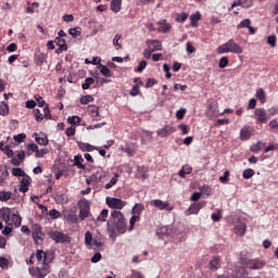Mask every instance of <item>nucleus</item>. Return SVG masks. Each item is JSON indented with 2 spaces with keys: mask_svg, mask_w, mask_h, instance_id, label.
Segmentation results:
<instances>
[{
  "mask_svg": "<svg viewBox=\"0 0 278 278\" xmlns=\"http://www.w3.org/2000/svg\"><path fill=\"white\" fill-rule=\"evenodd\" d=\"M184 116H186V109H180L179 111H177L176 117L178 118V121H182Z\"/></svg>",
  "mask_w": 278,
  "mask_h": 278,
  "instance_id": "64",
  "label": "nucleus"
},
{
  "mask_svg": "<svg viewBox=\"0 0 278 278\" xmlns=\"http://www.w3.org/2000/svg\"><path fill=\"white\" fill-rule=\"evenodd\" d=\"M175 21L177 23H186V21H188V13H186V12L177 13Z\"/></svg>",
  "mask_w": 278,
  "mask_h": 278,
  "instance_id": "38",
  "label": "nucleus"
},
{
  "mask_svg": "<svg viewBox=\"0 0 278 278\" xmlns=\"http://www.w3.org/2000/svg\"><path fill=\"white\" fill-rule=\"evenodd\" d=\"M99 68H100V73H101V75H103V77H112V71H110L108 66L100 64Z\"/></svg>",
  "mask_w": 278,
  "mask_h": 278,
  "instance_id": "35",
  "label": "nucleus"
},
{
  "mask_svg": "<svg viewBox=\"0 0 278 278\" xmlns=\"http://www.w3.org/2000/svg\"><path fill=\"white\" fill-rule=\"evenodd\" d=\"M49 216H51L54 220L58 218H62V213H60L58 210L53 208L49 211Z\"/></svg>",
  "mask_w": 278,
  "mask_h": 278,
  "instance_id": "48",
  "label": "nucleus"
},
{
  "mask_svg": "<svg viewBox=\"0 0 278 278\" xmlns=\"http://www.w3.org/2000/svg\"><path fill=\"white\" fill-rule=\"evenodd\" d=\"M93 241H94V240L92 239V232L87 231V232L85 233V243L90 247Z\"/></svg>",
  "mask_w": 278,
  "mask_h": 278,
  "instance_id": "49",
  "label": "nucleus"
},
{
  "mask_svg": "<svg viewBox=\"0 0 278 278\" xmlns=\"http://www.w3.org/2000/svg\"><path fill=\"white\" fill-rule=\"evenodd\" d=\"M146 45L152 53H155V51H162V41L160 40L148 39Z\"/></svg>",
  "mask_w": 278,
  "mask_h": 278,
  "instance_id": "13",
  "label": "nucleus"
},
{
  "mask_svg": "<svg viewBox=\"0 0 278 278\" xmlns=\"http://www.w3.org/2000/svg\"><path fill=\"white\" fill-rule=\"evenodd\" d=\"M12 199V192L10 191H0V201L7 202Z\"/></svg>",
  "mask_w": 278,
  "mask_h": 278,
  "instance_id": "40",
  "label": "nucleus"
},
{
  "mask_svg": "<svg viewBox=\"0 0 278 278\" xmlns=\"http://www.w3.org/2000/svg\"><path fill=\"white\" fill-rule=\"evenodd\" d=\"M49 238H51V240H53L56 244H64L66 242H71V237H68V235L54 230V231H49L48 232Z\"/></svg>",
  "mask_w": 278,
  "mask_h": 278,
  "instance_id": "6",
  "label": "nucleus"
},
{
  "mask_svg": "<svg viewBox=\"0 0 278 278\" xmlns=\"http://www.w3.org/2000/svg\"><path fill=\"white\" fill-rule=\"evenodd\" d=\"M159 25V31L160 34H168L170 31V24L166 23V20H162L156 23Z\"/></svg>",
  "mask_w": 278,
  "mask_h": 278,
  "instance_id": "20",
  "label": "nucleus"
},
{
  "mask_svg": "<svg viewBox=\"0 0 278 278\" xmlns=\"http://www.w3.org/2000/svg\"><path fill=\"white\" fill-rule=\"evenodd\" d=\"M37 266L29 267V274L34 278H45L49 273H51V262H53V257L49 256L47 252L42 250H37L36 252Z\"/></svg>",
  "mask_w": 278,
  "mask_h": 278,
  "instance_id": "1",
  "label": "nucleus"
},
{
  "mask_svg": "<svg viewBox=\"0 0 278 278\" xmlns=\"http://www.w3.org/2000/svg\"><path fill=\"white\" fill-rule=\"evenodd\" d=\"M256 99H258L261 103H264L266 101V91H264L262 88H258L256 90Z\"/></svg>",
  "mask_w": 278,
  "mask_h": 278,
  "instance_id": "37",
  "label": "nucleus"
},
{
  "mask_svg": "<svg viewBox=\"0 0 278 278\" xmlns=\"http://www.w3.org/2000/svg\"><path fill=\"white\" fill-rule=\"evenodd\" d=\"M155 84H157V80H155L154 78H148L146 83V88H153Z\"/></svg>",
  "mask_w": 278,
  "mask_h": 278,
  "instance_id": "61",
  "label": "nucleus"
},
{
  "mask_svg": "<svg viewBox=\"0 0 278 278\" xmlns=\"http://www.w3.org/2000/svg\"><path fill=\"white\" fill-rule=\"evenodd\" d=\"M90 177H91V181H93V184H101V181L103 180V177H105V173L97 172V173L92 174Z\"/></svg>",
  "mask_w": 278,
  "mask_h": 278,
  "instance_id": "24",
  "label": "nucleus"
},
{
  "mask_svg": "<svg viewBox=\"0 0 278 278\" xmlns=\"http://www.w3.org/2000/svg\"><path fill=\"white\" fill-rule=\"evenodd\" d=\"M132 214L135 216H140V214H142V212H144V204L142 203H136L132 207Z\"/></svg>",
  "mask_w": 278,
  "mask_h": 278,
  "instance_id": "27",
  "label": "nucleus"
},
{
  "mask_svg": "<svg viewBox=\"0 0 278 278\" xmlns=\"http://www.w3.org/2000/svg\"><path fill=\"white\" fill-rule=\"evenodd\" d=\"M251 26V21L249 18L243 20L240 22V24L237 26L238 29H244V27L249 28Z\"/></svg>",
  "mask_w": 278,
  "mask_h": 278,
  "instance_id": "51",
  "label": "nucleus"
},
{
  "mask_svg": "<svg viewBox=\"0 0 278 278\" xmlns=\"http://www.w3.org/2000/svg\"><path fill=\"white\" fill-rule=\"evenodd\" d=\"M122 8H123V0H112L111 1V10L115 14H118V12H121Z\"/></svg>",
  "mask_w": 278,
  "mask_h": 278,
  "instance_id": "23",
  "label": "nucleus"
},
{
  "mask_svg": "<svg viewBox=\"0 0 278 278\" xmlns=\"http://www.w3.org/2000/svg\"><path fill=\"white\" fill-rule=\"evenodd\" d=\"M191 26L199 27V21H201V13L197 12L190 15Z\"/></svg>",
  "mask_w": 278,
  "mask_h": 278,
  "instance_id": "28",
  "label": "nucleus"
},
{
  "mask_svg": "<svg viewBox=\"0 0 278 278\" xmlns=\"http://www.w3.org/2000/svg\"><path fill=\"white\" fill-rule=\"evenodd\" d=\"M208 268L213 273H215V270H218V268H220V256H214L208 263Z\"/></svg>",
  "mask_w": 278,
  "mask_h": 278,
  "instance_id": "19",
  "label": "nucleus"
},
{
  "mask_svg": "<svg viewBox=\"0 0 278 278\" xmlns=\"http://www.w3.org/2000/svg\"><path fill=\"white\" fill-rule=\"evenodd\" d=\"M177 131V128L175 126L165 125L163 128L156 130V134L160 138H167V136H170V134H175Z\"/></svg>",
  "mask_w": 278,
  "mask_h": 278,
  "instance_id": "10",
  "label": "nucleus"
},
{
  "mask_svg": "<svg viewBox=\"0 0 278 278\" xmlns=\"http://www.w3.org/2000/svg\"><path fill=\"white\" fill-rule=\"evenodd\" d=\"M92 84H94V78L88 77L85 79V83L81 85L83 90H88Z\"/></svg>",
  "mask_w": 278,
  "mask_h": 278,
  "instance_id": "41",
  "label": "nucleus"
},
{
  "mask_svg": "<svg viewBox=\"0 0 278 278\" xmlns=\"http://www.w3.org/2000/svg\"><path fill=\"white\" fill-rule=\"evenodd\" d=\"M116 184H118V173L114 174V177L110 180V182H108L104 188L105 190H110V188H112L113 186H116Z\"/></svg>",
  "mask_w": 278,
  "mask_h": 278,
  "instance_id": "36",
  "label": "nucleus"
},
{
  "mask_svg": "<svg viewBox=\"0 0 278 278\" xmlns=\"http://www.w3.org/2000/svg\"><path fill=\"white\" fill-rule=\"evenodd\" d=\"M218 55H223V53H236L240 55L244 52L242 47L236 42L233 39H229L226 43H223L217 48Z\"/></svg>",
  "mask_w": 278,
  "mask_h": 278,
  "instance_id": "3",
  "label": "nucleus"
},
{
  "mask_svg": "<svg viewBox=\"0 0 278 278\" xmlns=\"http://www.w3.org/2000/svg\"><path fill=\"white\" fill-rule=\"evenodd\" d=\"M235 233H237V236H244V233H247V224H237L235 226Z\"/></svg>",
  "mask_w": 278,
  "mask_h": 278,
  "instance_id": "25",
  "label": "nucleus"
},
{
  "mask_svg": "<svg viewBox=\"0 0 278 278\" xmlns=\"http://www.w3.org/2000/svg\"><path fill=\"white\" fill-rule=\"evenodd\" d=\"M254 175H255V170L251 168L244 169L242 173L243 179H251Z\"/></svg>",
  "mask_w": 278,
  "mask_h": 278,
  "instance_id": "44",
  "label": "nucleus"
},
{
  "mask_svg": "<svg viewBox=\"0 0 278 278\" xmlns=\"http://www.w3.org/2000/svg\"><path fill=\"white\" fill-rule=\"evenodd\" d=\"M106 204L112 210H123L127 203L118 198H106Z\"/></svg>",
  "mask_w": 278,
  "mask_h": 278,
  "instance_id": "9",
  "label": "nucleus"
},
{
  "mask_svg": "<svg viewBox=\"0 0 278 278\" xmlns=\"http://www.w3.org/2000/svg\"><path fill=\"white\" fill-rule=\"evenodd\" d=\"M49 153V149L43 148L41 150H37L36 157H45Z\"/></svg>",
  "mask_w": 278,
  "mask_h": 278,
  "instance_id": "58",
  "label": "nucleus"
},
{
  "mask_svg": "<svg viewBox=\"0 0 278 278\" xmlns=\"http://www.w3.org/2000/svg\"><path fill=\"white\" fill-rule=\"evenodd\" d=\"M130 97H138V94H140V86L139 85H135L130 92H129Z\"/></svg>",
  "mask_w": 278,
  "mask_h": 278,
  "instance_id": "52",
  "label": "nucleus"
},
{
  "mask_svg": "<svg viewBox=\"0 0 278 278\" xmlns=\"http://www.w3.org/2000/svg\"><path fill=\"white\" fill-rule=\"evenodd\" d=\"M68 34L71 36H73V38H77V36H80L81 35V30H79V27H76V28H71L68 30Z\"/></svg>",
  "mask_w": 278,
  "mask_h": 278,
  "instance_id": "56",
  "label": "nucleus"
},
{
  "mask_svg": "<svg viewBox=\"0 0 278 278\" xmlns=\"http://www.w3.org/2000/svg\"><path fill=\"white\" fill-rule=\"evenodd\" d=\"M11 220L13 225H15V227H21L23 223V218L21 217V215L14 213L11 215Z\"/></svg>",
  "mask_w": 278,
  "mask_h": 278,
  "instance_id": "33",
  "label": "nucleus"
},
{
  "mask_svg": "<svg viewBox=\"0 0 278 278\" xmlns=\"http://www.w3.org/2000/svg\"><path fill=\"white\" fill-rule=\"evenodd\" d=\"M55 45H58V47H61L62 49H68V46L66 45V40L62 39V37L55 38Z\"/></svg>",
  "mask_w": 278,
  "mask_h": 278,
  "instance_id": "46",
  "label": "nucleus"
},
{
  "mask_svg": "<svg viewBox=\"0 0 278 278\" xmlns=\"http://www.w3.org/2000/svg\"><path fill=\"white\" fill-rule=\"evenodd\" d=\"M79 149H80L81 151H85V152L90 153V152L94 151L96 147L92 146V144H90V143H84V142H81V143H79Z\"/></svg>",
  "mask_w": 278,
  "mask_h": 278,
  "instance_id": "34",
  "label": "nucleus"
},
{
  "mask_svg": "<svg viewBox=\"0 0 278 278\" xmlns=\"http://www.w3.org/2000/svg\"><path fill=\"white\" fill-rule=\"evenodd\" d=\"M3 153H5L9 157H13L14 156V151H12V149H10V146H4V149L2 150Z\"/></svg>",
  "mask_w": 278,
  "mask_h": 278,
  "instance_id": "62",
  "label": "nucleus"
},
{
  "mask_svg": "<svg viewBox=\"0 0 278 278\" xmlns=\"http://www.w3.org/2000/svg\"><path fill=\"white\" fill-rule=\"evenodd\" d=\"M112 223L117 229L118 233H125L127 231V222L125 220V215L121 213V211H113L111 213V220L108 222V225Z\"/></svg>",
  "mask_w": 278,
  "mask_h": 278,
  "instance_id": "2",
  "label": "nucleus"
},
{
  "mask_svg": "<svg viewBox=\"0 0 278 278\" xmlns=\"http://www.w3.org/2000/svg\"><path fill=\"white\" fill-rule=\"evenodd\" d=\"M74 166H77V168H86V165H84V157L81 155H75L74 156Z\"/></svg>",
  "mask_w": 278,
  "mask_h": 278,
  "instance_id": "30",
  "label": "nucleus"
},
{
  "mask_svg": "<svg viewBox=\"0 0 278 278\" xmlns=\"http://www.w3.org/2000/svg\"><path fill=\"white\" fill-rule=\"evenodd\" d=\"M34 114H35V116H36L37 123H42V121L45 119V116H43V114L40 113V110H39V109H36V110L34 111Z\"/></svg>",
  "mask_w": 278,
  "mask_h": 278,
  "instance_id": "55",
  "label": "nucleus"
},
{
  "mask_svg": "<svg viewBox=\"0 0 278 278\" xmlns=\"http://www.w3.org/2000/svg\"><path fill=\"white\" fill-rule=\"evenodd\" d=\"M11 216H12V212H11L10 207H2L0 210V218L4 223H7V225H12V224H10Z\"/></svg>",
  "mask_w": 278,
  "mask_h": 278,
  "instance_id": "17",
  "label": "nucleus"
},
{
  "mask_svg": "<svg viewBox=\"0 0 278 278\" xmlns=\"http://www.w3.org/2000/svg\"><path fill=\"white\" fill-rule=\"evenodd\" d=\"M238 5H241V8H251L253 5V0H237L231 4L230 10H233V8H238Z\"/></svg>",
  "mask_w": 278,
  "mask_h": 278,
  "instance_id": "18",
  "label": "nucleus"
},
{
  "mask_svg": "<svg viewBox=\"0 0 278 278\" xmlns=\"http://www.w3.org/2000/svg\"><path fill=\"white\" fill-rule=\"evenodd\" d=\"M65 219L68 225H77L79 217L75 214H68L65 216Z\"/></svg>",
  "mask_w": 278,
  "mask_h": 278,
  "instance_id": "31",
  "label": "nucleus"
},
{
  "mask_svg": "<svg viewBox=\"0 0 278 278\" xmlns=\"http://www.w3.org/2000/svg\"><path fill=\"white\" fill-rule=\"evenodd\" d=\"M240 264L249 270H262L266 266V261L262 258H241Z\"/></svg>",
  "mask_w": 278,
  "mask_h": 278,
  "instance_id": "4",
  "label": "nucleus"
},
{
  "mask_svg": "<svg viewBox=\"0 0 278 278\" xmlns=\"http://www.w3.org/2000/svg\"><path fill=\"white\" fill-rule=\"evenodd\" d=\"M10 114V106L5 102L0 103V116H8Z\"/></svg>",
  "mask_w": 278,
  "mask_h": 278,
  "instance_id": "32",
  "label": "nucleus"
},
{
  "mask_svg": "<svg viewBox=\"0 0 278 278\" xmlns=\"http://www.w3.org/2000/svg\"><path fill=\"white\" fill-rule=\"evenodd\" d=\"M192 173V166L190 165H185L182 168L179 170L178 175L181 177V179H186V175H190Z\"/></svg>",
  "mask_w": 278,
  "mask_h": 278,
  "instance_id": "26",
  "label": "nucleus"
},
{
  "mask_svg": "<svg viewBox=\"0 0 278 278\" xmlns=\"http://www.w3.org/2000/svg\"><path fill=\"white\" fill-rule=\"evenodd\" d=\"M70 125H79L81 123V118L79 116H72L67 118Z\"/></svg>",
  "mask_w": 278,
  "mask_h": 278,
  "instance_id": "50",
  "label": "nucleus"
},
{
  "mask_svg": "<svg viewBox=\"0 0 278 278\" xmlns=\"http://www.w3.org/2000/svg\"><path fill=\"white\" fill-rule=\"evenodd\" d=\"M150 205H152V207H156V210H167L168 212L173 210V207H170V204H168V202H164L162 200H152L150 201Z\"/></svg>",
  "mask_w": 278,
  "mask_h": 278,
  "instance_id": "12",
  "label": "nucleus"
},
{
  "mask_svg": "<svg viewBox=\"0 0 278 278\" xmlns=\"http://www.w3.org/2000/svg\"><path fill=\"white\" fill-rule=\"evenodd\" d=\"M136 223H140V216L138 215H134L130 217V220H129V231H132L134 230V225H136Z\"/></svg>",
  "mask_w": 278,
  "mask_h": 278,
  "instance_id": "45",
  "label": "nucleus"
},
{
  "mask_svg": "<svg viewBox=\"0 0 278 278\" xmlns=\"http://www.w3.org/2000/svg\"><path fill=\"white\" fill-rule=\"evenodd\" d=\"M47 53L41 52L40 50L36 51L34 54V60H35V64L37 66H42V64H45V62H47Z\"/></svg>",
  "mask_w": 278,
  "mask_h": 278,
  "instance_id": "16",
  "label": "nucleus"
},
{
  "mask_svg": "<svg viewBox=\"0 0 278 278\" xmlns=\"http://www.w3.org/2000/svg\"><path fill=\"white\" fill-rule=\"evenodd\" d=\"M109 211L106 208L102 210L100 215L97 217L98 223H105L108 219Z\"/></svg>",
  "mask_w": 278,
  "mask_h": 278,
  "instance_id": "42",
  "label": "nucleus"
},
{
  "mask_svg": "<svg viewBox=\"0 0 278 278\" xmlns=\"http://www.w3.org/2000/svg\"><path fill=\"white\" fill-rule=\"evenodd\" d=\"M207 118H217L220 116V111L218 110V101L216 100H208L207 101V110H206Z\"/></svg>",
  "mask_w": 278,
  "mask_h": 278,
  "instance_id": "7",
  "label": "nucleus"
},
{
  "mask_svg": "<svg viewBox=\"0 0 278 278\" xmlns=\"http://www.w3.org/2000/svg\"><path fill=\"white\" fill-rule=\"evenodd\" d=\"M267 45H270L273 48L277 47V37L271 35L267 38Z\"/></svg>",
  "mask_w": 278,
  "mask_h": 278,
  "instance_id": "54",
  "label": "nucleus"
},
{
  "mask_svg": "<svg viewBox=\"0 0 278 278\" xmlns=\"http://www.w3.org/2000/svg\"><path fill=\"white\" fill-rule=\"evenodd\" d=\"M35 140L37 143H39L41 147H47V144H49V138H47V135L41 134H35Z\"/></svg>",
  "mask_w": 278,
  "mask_h": 278,
  "instance_id": "22",
  "label": "nucleus"
},
{
  "mask_svg": "<svg viewBox=\"0 0 278 278\" xmlns=\"http://www.w3.org/2000/svg\"><path fill=\"white\" fill-rule=\"evenodd\" d=\"M92 101H94V98H92V96H90V94L83 96L80 98L81 105H88V103H92Z\"/></svg>",
  "mask_w": 278,
  "mask_h": 278,
  "instance_id": "43",
  "label": "nucleus"
},
{
  "mask_svg": "<svg viewBox=\"0 0 278 278\" xmlns=\"http://www.w3.org/2000/svg\"><path fill=\"white\" fill-rule=\"evenodd\" d=\"M12 175H13V177H26L27 176V174H25V170L21 169L20 167H13Z\"/></svg>",
  "mask_w": 278,
  "mask_h": 278,
  "instance_id": "39",
  "label": "nucleus"
},
{
  "mask_svg": "<svg viewBox=\"0 0 278 278\" xmlns=\"http://www.w3.org/2000/svg\"><path fill=\"white\" fill-rule=\"evenodd\" d=\"M253 127L243 126L240 130V140H251V136H253Z\"/></svg>",
  "mask_w": 278,
  "mask_h": 278,
  "instance_id": "15",
  "label": "nucleus"
},
{
  "mask_svg": "<svg viewBox=\"0 0 278 278\" xmlns=\"http://www.w3.org/2000/svg\"><path fill=\"white\" fill-rule=\"evenodd\" d=\"M43 118L51 121V111L49 110V104H47L43 109Z\"/></svg>",
  "mask_w": 278,
  "mask_h": 278,
  "instance_id": "57",
  "label": "nucleus"
},
{
  "mask_svg": "<svg viewBox=\"0 0 278 278\" xmlns=\"http://www.w3.org/2000/svg\"><path fill=\"white\" fill-rule=\"evenodd\" d=\"M56 203L61 204V205H66V203H68V195L61 193V194H56L54 197Z\"/></svg>",
  "mask_w": 278,
  "mask_h": 278,
  "instance_id": "29",
  "label": "nucleus"
},
{
  "mask_svg": "<svg viewBox=\"0 0 278 278\" xmlns=\"http://www.w3.org/2000/svg\"><path fill=\"white\" fill-rule=\"evenodd\" d=\"M147 61H141L139 63V65L135 68L136 73H142V71H144V68H147Z\"/></svg>",
  "mask_w": 278,
  "mask_h": 278,
  "instance_id": "53",
  "label": "nucleus"
},
{
  "mask_svg": "<svg viewBox=\"0 0 278 278\" xmlns=\"http://www.w3.org/2000/svg\"><path fill=\"white\" fill-rule=\"evenodd\" d=\"M25 138H27V135L25 134H20L13 137V140H15V142H23V140H25Z\"/></svg>",
  "mask_w": 278,
  "mask_h": 278,
  "instance_id": "63",
  "label": "nucleus"
},
{
  "mask_svg": "<svg viewBox=\"0 0 278 278\" xmlns=\"http://www.w3.org/2000/svg\"><path fill=\"white\" fill-rule=\"evenodd\" d=\"M35 100L37 101L39 108L47 105V102L40 96H35Z\"/></svg>",
  "mask_w": 278,
  "mask_h": 278,
  "instance_id": "59",
  "label": "nucleus"
},
{
  "mask_svg": "<svg viewBox=\"0 0 278 278\" xmlns=\"http://www.w3.org/2000/svg\"><path fill=\"white\" fill-rule=\"evenodd\" d=\"M254 118L256 121V125H264L270 121V115H268L266 109L258 108L254 111Z\"/></svg>",
  "mask_w": 278,
  "mask_h": 278,
  "instance_id": "5",
  "label": "nucleus"
},
{
  "mask_svg": "<svg viewBox=\"0 0 278 278\" xmlns=\"http://www.w3.org/2000/svg\"><path fill=\"white\" fill-rule=\"evenodd\" d=\"M78 207L80 220H86V218L90 216V202H88L86 199H83L78 202Z\"/></svg>",
  "mask_w": 278,
  "mask_h": 278,
  "instance_id": "8",
  "label": "nucleus"
},
{
  "mask_svg": "<svg viewBox=\"0 0 278 278\" xmlns=\"http://www.w3.org/2000/svg\"><path fill=\"white\" fill-rule=\"evenodd\" d=\"M119 151L126 153L128 157H134V155H136V146H134V143H126L119 147Z\"/></svg>",
  "mask_w": 278,
  "mask_h": 278,
  "instance_id": "14",
  "label": "nucleus"
},
{
  "mask_svg": "<svg viewBox=\"0 0 278 278\" xmlns=\"http://www.w3.org/2000/svg\"><path fill=\"white\" fill-rule=\"evenodd\" d=\"M218 66H219L220 68H227V66H229V58L223 56V58L219 60Z\"/></svg>",
  "mask_w": 278,
  "mask_h": 278,
  "instance_id": "47",
  "label": "nucleus"
},
{
  "mask_svg": "<svg viewBox=\"0 0 278 278\" xmlns=\"http://www.w3.org/2000/svg\"><path fill=\"white\" fill-rule=\"evenodd\" d=\"M267 114L269 118H273V116H276V114H278V108L273 106L268 109Z\"/></svg>",
  "mask_w": 278,
  "mask_h": 278,
  "instance_id": "60",
  "label": "nucleus"
},
{
  "mask_svg": "<svg viewBox=\"0 0 278 278\" xmlns=\"http://www.w3.org/2000/svg\"><path fill=\"white\" fill-rule=\"evenodd\" d=\"M29 176H24L21 180L20 192H28L29 190Z\"/></svg>",
  "mask_w": 278,
  "mask_h": 278,
  "instance_id": "21",
  "label": "nucleus"
},
{
  "mask_svg": "<svg viewBox=\"0 0 278 278\" xmlns=\"http://www.w3.org/2000/svg\"><path fill=\"white\" fill-rule=\"evenodd\" d=\"M203 207H205V202L193 203L186 211V215L190 216V214H199V212H201V210H203Z\"/></svg>",
  "mask_w": 278,
  "mask_h": 278,
  "instance_id": "11",
  "label": "nucleus"
}]
</instances>
